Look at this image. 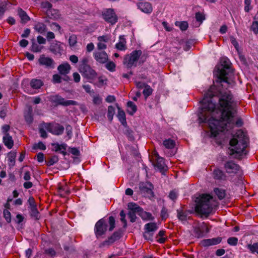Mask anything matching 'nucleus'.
I'll use <instances>...</instances> for the list:
<instances>
[{"instance_id": "obj_1", "label": "nucleus", "mask_w": 258, "mask_h": 258, "mask_svg": "<svg viewBox=\"0 0 258 258\" xmlns=\"http://www.w3.org/2000/svg\"><path fill=\"white\" fill-rule=\"evenodd\" d=\"M198 114L200 123H208L211 136L228 130L236 113L233 96L228 90H219L217 95L209 91L201 101Z\"/></svg>"}, {"instance_id": "obj_2", "label": "nucleus", "mask_w": 258, "mask_h": 258, "mask_svg": "<svg viewBox=\"0 0 258 258\" xmlns=\"http://www.w3.org/2000/svg\"><path fill=\"white\" fill-rule=\"evenodd\" d=\"M248 138L241 130L237 131L230 140L229 148V155L240 159L247 154L246 148L247 146Z\"/></svg>"}, {"instance_id": "obj_3", "label": "nucleus", "mask_w": 258, "mask_h": 258, "mask_svg": "<svg viewBox=\"0 0 258 258\" xmlns=\"http://www.w3.org/2000/svg\"><path fill=\"white\" fill-rule=\"evenodd\" d=\"M215 207L213 197L210 195H202L197 201L195 210L202 216L207 217Z\"/></svg>"}, {"instance_id": "obj_4", "label": "nucleus", "mask_w": 258, "mask_h": 258, "mask_svg": "<svg viewBox=\"0 0 258 258\" xmlns=\"http://www.w3.org/2000/svg\"><path fill=\"white\" fill-rule=\"evenodd\" d=\"M221 66L217 71L218 81L220 83L225 82L229 84L227 76L232 74V70L230 67L231 62L227 57H222L220 59Z\"/></svg>"}, {"instance_id": "obj_5", "label": "nucleus", "mask_w": 258, "mask_h": 258, "mask_svg": "<svg viewBox=\"0 0 258 258\" xmlns=\"http://www.w3.org/2000/svg\"><path fill=\"white\" fill-rule=\"evenodd\" d=\"M142 52L141 50H136L130 54L125 55L123 59V63L128 68L137 66V61L141 55Z\"/></svg>"}, {"instance_id": "obj_6", "label": "nucleus", "mask_w": 258, "mask_h": 258, "mask_svg": "<svg viewBox=\"0 0 258 258\" xmlns=\"http://www.w3.org/2000/svg\"><path fill=\"white\" fill-rule=\"evenodd\" d=\"M107 221L104 218L98 220L94 227V233L97 238L105 234L107 230Z\"/></svg>"}, {"instance_id": "obj_7", "label": "nucleus", "mask_w": 258, "mask_h": 258, "mask_svg": "<svg viewBox=\"0 0 258 258\" xmlns=\"http://www.w3.org/2000/svg\"><path fill=\"white\" fill-rule=\"evenodd\" d=\"M44 127L48 132L57 136L62 135L64 130V127L58 123H44Z\"/></svg>"}, {"instance_id": "obj_8", "label": "nucleus", "mask_w": 258, "mask_h": 258, "mask_svg": "<svg viewBox=\"0 0 258 258\" xmlns=\"http://www.w3.org/2000/svg\"><path fill=\"white\" fill-rule=\"evenodd\" d=\"M104 20L112 24H115L117 21V17L112 9H106L102 12Z\"/></svg>"}, {"instance_id": "obj_9", "label": "nucleus", "mask_w": 258, "mask_h": 258, "mask_svg": "<svg viewBox=\"0 0 258 258\" xmlns=\"http://www.w3.org/2000/svg\"><path fill=\"white\" fill-rule=\"evenodd\" d=\"M52 101L58 105L64 106L78 105L77 101L74 100H66L64 98L58 95L53 96L52 98Z\"/></svg>"}, {"instance_id": "obj_10", "label": "nucleus", "mask_w": 258, "mask_h": 258, "mask_svg": "<svg viewBox=\"0 0 258 258\" xmlns=\"http://www.w3.org/2000/svg\"><path fill=\"white\" fill-rule=\"evenodd\" d=\"M153 158L155 160L154 165L155 167L161 172L167 170V166L165 165L164 159L160 157L157 152L154 153Z\"/></svg>"}, {"instance_id": "obj_11", "label": "nucleus", "mask_w": 258, "mask_h": 258, "mask_svg": "<svg viewBox=\"0 0 258 258\" xmlns=\"http://www.w3.org/2000/svg\"><path fill=\"white\" fill-rule=\"evenodd\" d=\"M177 217L182 222H185L190 219V215L192 212L189 210L184 209L181 207L176 210Z\"/></svg>"}, {"instance_id": "obj_12", "label": "nucleus", "mask_w": 258, "mask_h": 258, "mask_svg": "<svg viewBox=\"0 0 258 258\" xmlns=\"http://www.w3.org/2000/svg\"><path fill=\"white\" fill-rule=\"evenodd\" d=\"M79 70L82 75L87 79L93 80L97 76V73L90 66L86 67V68H81V69H79Z\"/></svg>"}, {"instance_id": "obj_13", "label": "nucleus", "mask_w": 258, "mask_h": 258, "mask_svg": "<svg viewBox=\"0 0 258 258\" xmlns=\"http://www.w3.org/2000/svg\"><path fill=\"white\" fill-rule=\"evenodd\" d=\"M224 167L228 174H236L240 170V166L232 161L226 162Z\"/></svg>"}, {"instance_id": "obj_14", "label": "nucleus", "mask_w": 258, "mask_h": 258, "mask_svg": "<svg viewBox=\"0 0 258 258\" xmlns=\"http://www.w3.org/2000/svg\"><path fill=\"white\" fill-rule=\"evenodd\" d=\"M38 62L40 65L44 66L48 69H53L55 67L54 60L51 58L45 57L44 55L40 56Z\"/></svg>"}, {"instance_id": "obj_15", "label": "nucleus", "mask_w": 258, "mask_h": 258, "mask_svg": "<svg viewBox=\"0 0 258 258\" xmlns=\"http://www.w3.org/2000/svg\"><path fill=\"white\" fill-rule=\"evenodd\" d=\"M121 237V233L120 232H114L107 239L104 240L101 243V246L105 245H110L115 241L118 240Z\"/></svg>"}, {"instance_id": "obj_16", "label": "nucleus", "mask_w": 258, "mask_h": 258, "mask_svg": "<svg viewBox=\"0 0 258 258\" xmlns=\"http://www.w3.org/2000/svg\"><path fill=\"white\" fill-rule=\"evenodd\" d=\"M222 239V238L221 237L206 239L202 240L201 243L204 247H209L219 244L221 242Z\"/></svg>"}, {"instance_id": "obj_17", "label": "nucleus", "mask_w": 258, "mask_h": 258, "mask_svg": "<svg viewBox=\"0 0 258 258\" xmlns=\"http://www.w3.org/2000/svg\"><path fill=\"white\" fill-rule=\"evenodd\" d=\"M212 175L213 178L219 181H225L227 180V175L223 171L219 168H215L214 169Z\"/></svg>"}, {"instance_id": "obj_18", "label": "nucleus", "mask_w": 258, "mask_h": 258, "mask_svg": "<svg viewBox=\"0 0 258 258\" xmlns=\"http://www.w3.org/2000/svg\"><path fill=\"white\" fill-rule=\"evenodd\" d=\"M95 59L100 63H104L108 60V55L104 51H95L93 53Z\"/></svg>"}, {"instance_id": "obj_19", "label": "nucleus", "mask_w": 258, "mask_h": 258, "mask_svg": "<svg viewBox=\"0 0 258 258\" xmlns=\"http://www.w3.org/2000/svg\"><path fill=\"white\" fill-rule=\"evenodd\" d=\"M49 50L54 54H61L63 50L62 43L58 41L51 43L49 47Z\"/></svg>"}, {"instance_id": "obj_20", "label": "nucleus", "mask_w": 258, "mask_h": 258, "mask_svg": "<svg viewBox=\"0 0 258 258\" xmlns=\"http://www.w3.org/2000/svg\"><path fill=\"white\" fill-rule=\"evenodd\" d=\"M137 6L139 9L146 14H150L153 11L152 5L149 2H140Z\"/></svg>"}, {"instance_id": "obj_21", "label": "nucleus", "mask_w": 258, "mask_h": 258, "mask_svg": "<svg viewBox=\"0 0 258 258\" xmlns=\"http://www.w3.org/2000/svg\"><path fill=\"white\" fill-rule=\"evenodd\" d=\"M153 185L150 182H142L139 185V188L142 193L151 195L153 194Z\"/></svg>"}, {"instance_id": "obj_22", "label": "nucleus", "mask_w": 258, "mask_h": 258, "mask_svg": "<svg viewBox=\"0 0 258 258\" xmlns=\"http://www.w3.org/2000/svg\"><path fill=\"white\" fill-rule=\"evenodd\" d=\"M71 69V67L68 62H65L58 66L57 70L59 73L62 75L69 74Z\"/></svg>"}, {"instance_id": "obj_23", "label": "nucleus", "mask_w": 258, "mask_h": 258, "mask_svg": "<svg viewBox=\"0 0 258 258\" xmlns=\"http://www.w3.org/2000/svg\"><path fill=\"white\" fill-rule=\"evenodd\" d=\"M3 142L9 149H12L14 146V143L12 137L9 133L5 134L3 138Z\"/></svg>"}, {"instance_id": "obj_24", "label": "nucleus", "mask_w": 258, "mask_h": 258, "mask_svg": "<svg viewBox=\"0 0 258 258\" xmlns=\"http://www.w3.org/2000/svg\"><path fill=\"white\" fill-rule=\"evenodd\" d=\"M139 215L141 217L143 220L144 221H153L155 218L151 213L147 212L142 210L139 214Z\"/></svg>"}, {"instance_id": "obj_25", "label": "nucleus", "mask_w": 258, "mask_h": 258, "mask_svg": "<svg viewBox=\"0 0 258 258\" xmlns=\"http://www.w3.org/2000/svg\"><path fill=\"white\" fill-rule=\"evenodd\" d=\"M126 40L123 35L119 36V41L115 45V47L119 50H125L126 49Z\"/></svg>"}, {"instance_id": "obj_26", "label": "nucleus", "mask_w": 258, "mask_h": 258, "mask_svg": "<svg viewBox=\"0 0 258 258\" xmlns=\"http://www.w3.org/2000/svg\"><path fill=\"white\" fill-rule=\"evenodd\" d=\"M144 229L145 230L147 231L154 233V232L157 230L158 226L156 223L151 222L146 224L145 225Z\"/></svg>"}, {"instance_id": "obj_27", "label": "nucleus", "mask_w": 258, "mask_h": 258, "mask_svg": "<svg viewBox=\"0 0 258 258\" xmlns=\"http://www.w3.org/2000/svg\"><path fill=\"white\" fill-rule=\"evenodd\" d=\"M118 109L117 117L120 122L123 125H126V117L125 112L123 110H121V108L117 106Z\"/></svg>"}, {"instance_id": "obj_28", "label": "nucleus", "mask_w": 258, "mask_h": 258, "mask_svg": "<svg viewBox=\"0 0 258 258\" xmlns=\"http://www.w3.org/2000/svg\"><path fill=\"white\" fill-rule=\"evenodd\" d=\"M127 113L131 115H133L137 110V106L131 101L127 102Z\"/></svg>"}, {"instance_id": "obj_29", "label": "nucleus", "mask_w": 258, "mask_h": 258, "mask_svg": "<svg viewBox=\"0 0 258 258\" xmlns=\"http://www.w3.org/2000/svg\"><path fill=\"white\" fill-rule=\"evenodd\" d=\"M34 28L35 31L40 34H43L46 31V26L43 23H37L35 25Z\"/></svg>"}, {"instance_id": "obj_30", "label": "nucleus", "mask_w": 258, "mask_h": 258, "mask_svg": "<svg viewBox=\"0 0 258 258\" xmlns=\"http://www.w3.org/2000/svg\"><path fill=\"white\" fill-rule=\"evenodd\" d=\"M43 85V82L39 79H33L30 82L31 87L34 89H40Z\"/></svg>"}, {"instance_id": "obj_31", "label": "nucleus", "mask_w": 258, "mask_h": 258, "mask_svg": "<svg viewBox=\"0 0 258 258\" xmlns=\"http://www.w3.org/2000/svg\"><path fill=\"white\" fill-rule=\"evenodd\" d=\"M18 15L21 19L22 23H26L30 20L29 16L22 9H18Z\"/></svg>"}, {"instance_id": "obj_32", "label": "nucleus", "mask_w": 258, "mask_h": 258, "mask_svg": "<svg viewBox=\"0 0 258 258\" xmlns=\"http://www.w3.org/2000/svg\"><path fill=\"white\" fill-rule=\"evenodd\" d=\"M33 109L31 106H29L27 112L25 113L24 116L26 121L28 123H31L33 121L32 115Z\"/></svg>"}, {"instance_id": "obj_33", "label": "nucleus", "mask_w": 258, "mask_h": 258, "mask_svg": "<svg viewBox=\"0 0 258 258\" xmlns=\"http://www.w3.org/2000/svg\"><path fill=\"white\" fill-rule=\"evenodd\" d=\"M30 213L31 217L35 220H38L40 217L39 213L37 209V206H33L32 207L30 208Z\"/></svg>"}, {"instance_id": "obj_34", "label": "nucleus", "mask_w": 258, "mask_h": 258, "mask_svg": "<svg viewBox=\"0 0 258 258\" xmlns=\"http://www.w3.org/2000/svg\"><path fill=\"white\" fill-rule=\"evenodd\" d=\"M43 48V46L37 43L34 39L32 40L31 50L33 52H40Z\"/></svg>"}, {"instance_id": "obj_35", "label": "nucleus", "mask_w": 258, "mask_h": 258, "mask_svg": "<svg viewBox=\"0 0 258 258\" xmlns=\"http://www.w3.org/2000/svg\"><path fill=\"white\" fill-rule=\"evenodd\" d=\"M163 144L164 146L168 149H172L175 146V142L174 140L169 139L163 141Z\"/></svg>"}, {"instance_id": "obj_36", "label": "nucleus", "mask_w": 258, "mask_h": 258, "mask_svg": "<svg viewBox=\"0 0 258 258\" xmlns=\"http://www.w3.org/2000/svg\"><path fill=\"white\" fill-rule=\"evenodd\" d=\"M128 208L130 211H134L139 215L140 212L142 210V208L138 206L137 204L133 203H130L128 204Z\"/></svg>"}, {"instance_id": "obj_37", "label": "nucleus", "mask_w": 258, "mask_h": 258, "mask_svg": "<svg viewBox=\"0 0 258 258\" xmlns=\"http://www.w3.org/2000/svg\"><path fill=\"white\" fill-rule=\"evenodd\" d=\"M214 191L219 200H222L225 197L226 192L225 189L219 188H215Z\"/></svg>"}, {"instance_id": "obj_38", "label": "nucleus", "mask_w": 258, "mask_h": 258, "mask_svg": "<svg viewBox=\"0 0 258 258\" xmlns=\"http://www.w3.org/2000/svg\"><path fill=\"white\" fill-rule=\"evenodd\" d=\"M247 248L252 253L258 254V242H255L253 244H248L247 245Z\"/></svg>"}, {"instance_id": "obj_39", "label": "nucleus", "mask_w": 258, "mask_h": 258, "mask_svg": "<svg viewBox=\"0 0 258 258\" xmlns=\"http://www.w3.org/2000/svg\"><path fill=\"white\" fill-rule=\"evenodd\" d=\"M175 25L179 27L181 30L182 31H185L188 28V23L187 22L185 21H182V22H176L175 23Z\"/></svg>"}, {"instance_id": "obj_40", "label": "nucleus", "mask_w": 258, "mask_h": 258, "mask_svg": "<svg viewBox=\"0 0 258 258\" xmlns=\"http://www.w3.org/2000/svg\"><path fill=\"white\" fill-rule=\"evenodd\" d=\"M47 130L44 127V123L41 125L39 128V133L40 135V137L44 139L48 137L46 133Z\"/></svg>"}, {"instance_id": "obj_41", "label": "nucleus", "mask_w": 258, "mask_h": 258, "mask_svg": "<svg viewBox=\"0 0 258 258\" xmlns=\"http://www.w3.org/2000/svg\"><path fill=\"white\" fill-rule=\"evenodd\" d=\"M89 59L87 56H84L82 58L80 62L79 69H81V68H86V67L90 66L88 64Z\"/></svg>"}, {"instance_id": "obj_42", "label": "nucleus", "mask_w": 258, "mask_h": 258, "mask_svg": "<svg viewBox=\"0 0 258 258\" xmlns=\"http://www.w3.org/2000/svg\"><path fill=\"white\" fill-rule=\"evenodd\" d=\"M58 161V157L56 155H54L49 158L47 161V165L49 166L54 165Z\"/></svg>"}, {"instance_id": "obj_43", "label": "nucleus", "mask_w": 258, "mask_h": 258, "mask_svg": "<svg viewBox=\"0 0 258 258\" xmlns=\"http://www.w3.org/2000/svg\"><path fill=\"white\" fill-rule=\"evenodd\" d=\"M153 89L151 88V87L148 85H147L145 89L143 90V93L145 96V98H147L150 95H151L152 93Z\"/></svg>"}, {"instance_id": "obj_44", "label": "nucleus", "mask_w": 258, "mask_h": 258, "mask_svg": "<svg viewBox=\"0 0 258 258\" xmlns=\"http://www.w3.org/2000/svg\"><path fill=\"white\" fill-rule=\"evenodd\" d=\"M160 216L162 220H166L168 218V210L165 207H163L162 208Z\"/></svg>"}, {"instance_id": "obj_45", "label": "nucleus", "mask_w": 258, "mask_h": 258, "mask_svg": "<svg viewBox=\"0 0 258 258\" xmlns=\"http://www.w3.org/2000/svg\"><path fill=\"white\" fill-rule=\"evenodd\" d=\"M7 3L6 2H0V18L4 15L5 11L7 10Z\"/></svg>"}, {"instance_id": "obj_46", "label": "nucleus", "mask_w": 258, "mask_h": 258, "mask_svg": "<svg viewBox=\"0 0 258 258\" xmlns=\"http://www.w3.org/2000/svg\"><path fill=\"white\" fill-rule=\"evenodd\" d=\"M77 42L76 35L73 34L71 35L69 38V43L71 47L74 46Z\"/></svg>"}, {"instance_id": "obj_47", "label": "nucleus", "mask_w": 258, "mask_h": 258, "mask_svg": "<svg viewBox=\"0 0 258 258\" xmlns=\"http://www.w3.org/2000/svg\"><path fill=\"white\" fill-rule=\"evenodd\" d=\"M108 223L109 225V231H111L115 227V219L112 216H110L108 218Z\"/></svg>"}, {"instance_id": "obj_48", "label": "nucleus", "mask_w": 258, "mask_h": 258, "mask_svg": "<svg viewBox=\"0 0 258 258\" xmlns=\"http://www.w3.org/2000/svg\"><path fill=\"white\" fill-rule=\"evenodd\" d=\"M16 153L15 152H10L8 154V160L12 165H14L15 163V158Z\"/></svg>"}, {"instance_id": "obj_49", "label": "nucleus", "mask_w": 258, "mask_h": 258, "mask_svg": "<svg viewBox=\"0 0 258 258\" xmlns=\"http://www.w3.org/2000/svg\"><path fill=\"white\" fill-rule=\"evenodd\" d=\"M114 113V108L112 106H109L108 108L107 117L108 119L111 121Z\"/></svg>"}, {"instance_id": "obj_50", "label": "nucleus", "mask_w": 258, "mask_h": 258, "mask_svg": "<svg viewBox=\"0 0 258 258\" xmlns=\"http://www.w3.org/2000/svg\"><path fill=\"white\" fill-rule=\"evenodd\" d=\"M124 134L127 136L130 140L132 141L134 140L133 132L128 127L125 128L124 131Z\"/></svg>"}, {"instance_id": "obj_51", "label": "nucleus", "mask_w": 258, "mask_h": 258, "mask_svg": "<svg viewBox=\"0 0 258 258\" xmlns=\"http://www.w3.org/2000/svg\"><path fill=\"white\" fill-rule=\"evenodd\" d=\"M227 243L230 245L235 246L238 243V238L235 237H229L227 239Z\"/></svg>"}, {"instance_id": "obj_52", "label": "nucleus", "mask_w": 258, "mask_h": 258, "mask_svg": "<svg viewBox=\"0 0 258 258\" xmlns=\"http://www.w3.org/2000/svg\"><path fill=\"white\" fill-rule=\"evenodd\" d=\"M137 213L134 211H129L127 215L128 218L130 219V221L132 223L135 222L136 221L137 217H136V214Z\"/></svg>"}, {"instance_id": "obj_53", "label": "nucleus", "mask_w": 258, "mask_h": 258, "mask_svg": "<svg viewBox=\"0 0 258 258\" xmlns=\"http://www.w3.org/2000/svg\"><path fill=\"white\" fill-rule=\"evenodd\" d=\"M153 235H154V233H151V232H149L148 231L145 230V232L144 233V237L146 239H147L148 240L152 241Z\"/></svg>"}, {"instance_id": "obj_54", "label": "nucleus", "mask_w": 258, "mask_h": 258, "mask_svg": "<svg viewBox=\"0 0 258 258\" xmlns=\"http://www.w3.org/2000/svg\"><path fill=\"white\" fill-rule=\"evenodd\" d=\"M52 81L54 84L60 83L61 82V77L58 74L53 75Z\"/></svg>"}, {"instance_id": "obj_55", "label": "nucleus", "mask_w": 258, "mask_h": 258, "mask_svg": "<svg viewBox=\"0 0 258 258\" xmlns=\"http://www.w3.org/2000/svg\"><path fill=\"white\" fill-rule=\"evenodd\" d=\"M106 68L110 71H114L115 68V64L113 62L110 61L106 64Z\"/></svg>"}, {"instance_id": "obj_56", "label": "nucleus", "mask_w": 258, "mask_h": 258, "mask_svg": "<svg viewBox=\"0 0 258 258\" xmlns=\"http://www.w3.org/2000/svg\"><path fill=\"white\" fill-rule=\"evenodd\" d=\"M251 0H244V11L246 12H248L251 9V7H250Z\"/></svg>"}, {"instance_id": "obj_57", "label": "nucleus", "mask_w": 258, "mask_h": 258, "mask_svg": "<svg viewBox=\"0 0 258 258\" xmlns=\"http://www.w3.org/2000/svg\"><path fill=\"white\" fill-rule=\"evenodd\" d=\"M230 39L231 43L234 46L236 50L238 51L239 49L238 43L236 41V39L234 37L231 36L230 37Z\"/></svg>"}, {"instance_id": "obj_58", "label": "nucleus", "mask_w": 258, "mask_h": 258, "mask_svg": "<svg viewBox=\"0 0 258 258\" xmlns=\"http://www.w3.org/2000/svg\"><path fill=\"white\" fill-rule=\"evenodd\" d=\"M178 194L175 190H173L171 191L169 195V198L174 201L176 200L177 198Z\"/></svg>"}, {"instance_id": "obj_59", "label": "nucleus", "mask_w": 258, "mask_h": 258, "mask_svg": "<svg viewBox=\"0 0 258 258\" xmlns=\"http://www.w3.org/2000/svg\"><path fill=\"white\" fill-rule=\"evenodd\" d=\"M196 19L197 21L202 23L205 19L204 16L201 13L198 12L196 14Z\"/></svg>"}, {"instance_id": "obj_60", "label": "nucleus", "mask_w": 258, "mask_h": 258, "mask_svg": "<svg viewBox=\"0 0 258 258\" xmlns=\"http://www.w3.org/2000/svg\"><path fill=\"white\" fill-rule=\"evenodd\" d=\"M34 148H38L42 150H45L46 148V146L42 142H39L37 144L34 145Z\"/></svg>"}, {"instance_id": "obj_61", "label": "nucleus", "mask_w": 258, "mask_h": 258, "mask_svg": "<svg viewBox=\"0 0 258 258\" xmlns=\"http://www.w3.org/2000/svg\"><path fill=\"white\" fill-rule=\"evenodd\" d=\"M66 132L69 139L72 136V127L70 125H67L66 127Z\"/></svg>"}, {"instance_id": "obj_62", "label": "nucleus", "mask_w": 258, "mask_h": 258, "mask_svg": "<svg viewBox=\"0 0 258 258\" xmlns=\"http://www.w3.org/2000/svg\"><path fill=\"white\" fill-rule=\"evenodd\" d=\"M73 80L75 83H79L80 81L81 77L78 73L75 72L73 74Z\"/></svg>"}, {"instance_id": "obj_63", "label": "nucleus", "mask_w": 258, "mask_h": 258, "mask_svg": "<svg viewBox=\"0 0 258 258\" xmlns=\"http://www.w3.org/2000/svg\"><path fill=\"white\" fill-rule=\"evenodd\" d=\"M251 29L255 34L258 33V24L255 21L252 23Z\"/></svg>"}, {"instance_id": "obj_64", "label": "nucleus", "mask_w": 258, "mask_h": 258, "mask_svg": "<svg viewBox=\"0 0 258 258\" xmlns=\"http://www.w3.org/2000/svg\"><path fill=\"white\" fill-rule=\"evenodd\" d=\"M4 217L7 222H10L11 221V213L7 210H4Z\"/></svg>"}]
</instances>
